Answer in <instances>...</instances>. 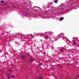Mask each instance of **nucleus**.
I'll list each match as a JSON object with an SVG mask.
<instances>
[{
    "instance_id": "obj_1",
    "label": "nucleus",
    "mask_w": 79,
    "mask_h": 79,
    "mask_svg": "<svg viewBox=\"0 0 79 79\" xmlns=\"http://www.w3.org/2000/svg\"><path fill=\"white\" fill-rule=\"evenodd\" d=\"M7 77L8 79H10V77H12L13 78H15V76H11L10 74H8L7 75Z\"/></svg>"
},
{
    "instance_id": "obj_2",
    "label": "nucleus",
    "mask_w": 79,
    "mask_h": 79,
    "mask_svg": "<svg viewBox=\"0 0 79 79\" xmlns=\"http://www.w3.org/2000/svg\"><path fill=\"white\" fill-rule=\"evenodd\" d=\"M21 58L22 60H25L26 58V57L25 55H23L21 56Z\"/></svg>"
},
{
    "instance_id": "obj_3",
    "label": "nucleus",
    "mask_w": 79,
    "mask_h": 79,
    "mask_svg": "<svg viewBox=\"0 0 79 79\" xmlns=\"http://www.w3.org/2000/svg\"><path fill=\"white\" fill-rule=\"evenodd\" d=\"M64 19V18H63L62 17H61L60 18V21H62Z\"/></svg>"
},
{
    "instance_id": "obj_4",
    "label": "nucleus",
    "mask_w": 79,
    "mask_h": 79,
    "mask_svg": "<svg viewBox=\"0 0 79 79\" xmlns=\"http://www.w3.org/2000/svg\"><path fill=\"white\" fill-rule=\"evenodd\" d=\"M30 61V62H32V61H34V60H33V59L31 58Z\"/></svg>"
},
{
    "instance_id": "obj_5",
    "label": "nucleus",
    "mask_w": 79,
    "mask_h": 79,
    "mask_svg": "<svg viewBox=\"0 0 79 79\" xmlns=\"http://www.w3.org/2000/svg\"><path fill=\"white\" fill-rule=\"evenodd\" d=\"M42 77H40V76L38 78V79H42Z\"/></svg>"
},
{
    "instance_id": "obj_6",
    "label": "nucleus",
    "mask_w": 79,
    "mask_h": 79,
    "mask_svg": "<svg viewBox=\"0 0 79 79\" xmlns=\"http://www.w3.org/2000/svg\"><path fill=\"white\" fill-rule=\"evenodd\" d=\"M60 51L61 52H63V50L62 49H60Z\"/></svg>"
},
{
    "instance_id": "obj_7",
    "label": "nucleus",
    "mask_w": 79,
    "mask_h": 79,
    "mask_svg": "<svg viewBox=\"0 0 79 79\" xmlns=\"http://www.w3.org/2000/svg\"><path fill=\"white\" fill-rule=\"evenodd\" d=\"M48 38H49V37H48V36L46 35V36H45V38H46V39H48Z\"/></svg>"
},
{
    "instance_id": "obj_8",
    "label": "nucleus",
    "mask_w": 79,
    "mask_h": 79,
    "mask_svg": "<svg viewBox=\"0 0 79 79\" xmlns=\"http://www.w3.org/2000/svg\"><path fill=\"white\" fill-rule=\"evenodd\" d=\"M76 44L77 43H76V42H74V43L73 44V45H76Z\"/></svg>"
},
{
    "instance_id": "obj_9",
    "label": "nucleus",
    "mask_w": 79,
    "mask_h": 79,
    "mask_svg": "<svg viewBox=\"0 0 79 79\" xmlns=\"http://www.w3.org/2000/svg\"><path fill=\"white\" fill-rule=\"evenodd\" d=\"M54 2H55V3H57V1L55 0V1Z\"/></svg>"
},
{
    "instance_id": "obj_10",
    "label": "nucleus",
    "mask_w": 79,
    "mask_h": 79,
    "mask_svg": "<svg viewBox=\"0 0 79 79\" xmlns=\"http://www.w3.org/2000/svg\"><path fill=\"white\" fill-rule=\"evenodd\" d=\"M1 3H3L4 2H5V1H1Z\"/></svg>"
},
{
    "instance_id": "obj_11",
    "label": "nucleus",
    "mask_w": 79,
    "mask_h": 79,
    "mask_svg": "<svg viewBox=\"0 0 79 79\" xmlns=\"http://www.w3.org/2000/svg\"><path fill=\"white\" fill-rule=\"evenodd\" d=\"M8 71H9L10 72H11V71L10 70V69H8Z\"/></svg>"
},
{
    "instance_id": "obj_12",
    "label": "nucleus",
    "mask_w": 79,
    "mask_h": 79,
    "mask_svg": "<svg viewBox=\"0 0 79 79\" xmlns=\"http://www.w3.org/2000/svg\"><path fill=\"white\" fill-rule=\"evenodd\" d=\"M26 15L27 16H28V14H26Z\"/></svg>"
},
{
    "instance_id": "obj_13",
    "label": "nucleus",
    "mask_w": 79,
    "mask_h": 79,
    "mask_svg": "<svg viewBox=\"0 0 79 79\" xmlns=\"http://www.w3.org/2000/svg\"><path fill=\"white\" fill-rule=\"evenodd\" d=\"M41 65L40 64H39V65H38V67H39V66H40Z\"/></svg>"
},
{
    "instance_id": "obj_14",
    "label": "nucleus",
    "mask_w": 79,
    "mask_h": 79,
    "mask_svg": "<svg viewBox=\"0 0 79 79\" xmlns=\"http://www.w3.org/2000/svg\"><path fill=\"white\" fill-rule=\"evenodd\" d=\"M79 77V76L78 75L77 76V77Z\"/></svg>"
},
{
    "instance_id": "obj_15",
    "label": "nucleus",
    "mask_w": 79,
    "mask_h": 79,
    "mask_svg": "<svg viewBox=\"0 0 79 79\" xmlns=\"http://www.w3.org/2000/svg\"><path fill=\"white\" fill-rule=\"evenodd\" d=\"M71 1H74V0H71Z\"/></svg>"
},
{
    "instance_id": "obj_16",
    "label": "nucleus",
    "mask_w": 79,
    "mask_h": 79,
    "mask_svg": "<svg viewBox=\"0 0 79 79\" xmlns=\"http://www.w3.org/2000/svg\"><path fill=\"white\" fill-rule=\"evenodd\" d=\"M60 6H62V4L60 5Z\"/></svg>"
},
{
    "instance_id": "obj_17",
    "label": "nucleus",
    "mask_w": 79,
    "mask_h": 79,
    "mask_svg": "<svg viewBox=\"0 0 79 79\" xmlns=\"http://www.w3.org/2000/svg\"><path fill=\"white\" fill-rule=\"evenodd\" d=\"M45 13H47V12H45Z\"/></svg>"
},
{
    "instance_id": "obj_18",
    "label": "nucleus",
    "mask_w": 79,
    "mask_h": 79,
    "mask_svg": "<svg viewBox=\"0 0 79 79\" xmlns=\"http://www.w3.org/2000/svg\"><path fill=\"white\" fill-rule=\"evenodd\" d=\"M4 79H5V78H4Z\"/></svg>"
}]
</instances>
